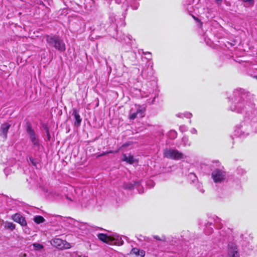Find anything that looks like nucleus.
Here are the masks:
<instances>
[{
    "label": "nucleus",
    "mask_w": 257,
    "mask_h": 257,
    "mask_svg": "<svg viewBox=\"0 0 257 257\" xmlns=\"http://www.w3.org/2000/svg\"><path fill=\"white\" fill-rule=\"evenodd\" d=\"M229 109L241 114L244 121L236 126L235 135L245 137L257 131V108H255L252 95L241 88L234 90L229 97Z\"/></svg>",
    "instance_id": "obj_1"
},
{
    "label": "nucleus",
    "mask_w": 257,
    "mask_h": 257,
    "mask_svg": "<svg viewBox=\"0 0 257 257\" xmlns=\"http://www.w3.org/2000/svg\"><path fill=\"white\" fill-rule=\"evenodd\" d=\"M45 37L49 47L54 48L60 52L65 51V43L59 36L55 35H47Z\"/></svg>",
    "instance_id": "obj_2"
},
{
    "label": "nucleus",
    "mask_w": 257,
    "mask_h": 257,
    "mask_svg": "<svg viewBox=\"0 0 257 257\" xmlns=\"http://www.w3.org/2000/svg\"><path fill=\"white\" fill-rule=\"evenodd\" d=\"M203 223L205 227L204 229V232L207 235H209L213 232V227L215 226L217 228H220L222 227L221 219L216 216L209 217Z\"/></svg>",
    "instance_id": "obj_3"
},
{
    "label": "nucleus",
    "mask_w": 257,
    "mask_h": 257,
    "mask_svg": "<svg viewBox=\"0 0 257 257\" xmlns=\"http://www.w3.org/2000/svg\"><path fill=\"white\" fill-rule=\"evenodd\" d=\"M27 132L29 136L30 139L33 144V149L37 151L40 149V143L38 136L36 134L35 131L31 125L27 127Z\"/></svg>",
    "instance_id": "obj_4"
},
{
    "label": "nucleus",
    "mask_w": 257,
    "mask_h": 257,
    "mask_svg": "<svg viewBox=\"0 0 257 257\" xmlns=\"http://www.w3.org/2000/svg\"><path fill=\"white\" fill-rule=\"evenodd\" d=\"M145 108L143 106L135 105L133 106L129 113V118L134 119L136 118H142L145 115Z\"/></svg>",
    "instance_id": "obj_5"
},
{
    "label": "nucleus",
    "mask_w": 257,
    "mask_h": 257,
    "mask_svg": "<svg viewBox=\"0 0 257 257\" xmlns=\"http://www.w3.org/2000/svg\"><path fill=\"white\" fill-rule=\"evenodd\" d=\"M164 156L167 158L179 160L185 158V156L177 150L172 149H167L164 150Z\"/></svg>",
    "instance_id": "obj_6"
},
{
    "label": "nucleus",
    "mask_w": 257,
    "mask_h": 257,
    "mask_svg": "<svg viewBox=\"0 0 257 257\" xmlns=\"http://www.w3.org/2000/svg\"><path fill=\"white\" fill-rule=\"evenodd\" d=\"M226 173L222 169H216L211 173V177L215 183H221L226 179Z\"/></svg>",
    "instance_id": "obj_7"
},
{
    "label": "nucleus",
    "mask_w": 257,
    "mask_h": 257,
    "mask_svg": "<svg viewBox=\"0 0 257 257\" xmlns=\"http://www.w3.org/2000/svg\"><path fill=\"white\" fill-rule=\"evenodd\" d=\"M50 242L53 246L59 249H68L71 247L69 242L59 238H53Z\"/></svg>",
    "instance_id": "obj_8"
},
{
    "label": "nucleus",
    "mask_w": 257,
    "mask_h": 257,
    "mask_svg": "<svg viewBox=\"0 0 257 257\" xmlns=\"http://www.w3.org/2000/svg\"><path fill=\"white\" fill-rule=\"evenodd\" d=\"M228 257H239L237 250L236 246L234 243L229 242L228 244Z\"/></svg>",
    "instance_id": "obj_9"
},
{
    "label": "nucleus",
    "mask_w": 257,
    "mask_h": 257,
    "mask_svg": "<svg viewBox=\"0 0 257 257\" xmlns=\"http://www.w3.org/2000/svg\"><path fill=\"white\" fill-rule=\"evenodd\" d=\"M12 219L19 223L22 226L27 225V223L24 217L19 213H16L12 216Z\"/></svg>",
    "instance_id": "obj_10"
},
{
    "label": "nucleus",
    "mask_w": 257,
    "mask_h": 257,
    "mask_svg": "<svg viewBox=\"0 0 257 257\" xmlns=\"http://www.w3.org/2000/svg\"><path fill=\"white\" fill-rule=\"evenodd\" d=\"M11 126V124L8 123L2 124L0 128V136L6 140L7 138V134Z\"/></svg>",
    "instance_id": "obj_11"
},
{
    "label": "nucleus",
    "mask_w": 257,
    "mask_h": 257,
    "mask_svg": "<svg viewBox=\"0 0 257 257\" xmlns=\"http://www.w3.org/2000/svg\"><path fill=\"white\" fill-rule=\"evenodd\" d=\"M29 247L31 250L35 251L43 252L44 249V246L38 243H34L30 245Z\"/></svg>",
    "instance_id": "obj_12"
},
{
    "label": "nucleus",
    "mask_w": 257,
    "mask_h": 257,
    "mask_svg": "<svg viewBox=\"0 0 257 257\" xmlns=\"http://www.w3.org/2000/svg\"><path fill=\"white\" fill-rule=\"evenodd\" d=\"M97 236L100 240L104 242L109 244H113V240L111 239V237L109 236H107L105 234L99 233L98 234Z\"/></svg>",
    "instance_id": "obj_13"
},
{
    "label": "nucleus",
    "mask_w": 257,
    "mask_h": 257,
    "mask_svg": "<svg viewBox=\"0 0 257 257\" xmlns=\"http://www.w3.org/2000/svg\"><path fill=\"white\" fill-rule=\"evenodd\" d=\"M136 1L137 0H125V2H123V5L127 7L130 5L134 10H137L139 7V4L136 2Z\"/></svg>",
    "instance_id": "obj_14"
},
{
    "label": "nucleus",
    "mask_w": 257,
    "mask_h": 257,
    "mask_svg": "<svg viewBox=\"0 0 257 257\" xmlns=\"http://www.w3.org/2000/svg\"><path fill=\"white\" fill-rule=\"evenodd\" d=\"M131 253L140 257H144L145 255V251L144 250L140 249L136 247H134L132 249Z\"/></svg>",
    "instance_id": "obj_15"
},
{
    "label": "nucleus",
    "mask_w": 257,
    "mask_h": 257,
    "mask_svg": "<svg viewBox=\"0 0 257 257\" xmlns=\"http://www.w3.org/2000/svg\"><path fill=\"white\" fill-rule=\"evenodd\" d=\"M122 160L130 164H133L136 161V159L134 158L133 156L131 155H127L126 154L123 155V158Z\"/></svg>",
    "instance_id": "obj_16"
},
{
    "label": "nucleus",
    "mask_w": 257,
    "mask_h": 257,
    "mask_svg": "<svg viewBox=\"0 0 257 257\" xmlns=\"http://www.w3.org/2000/svg\"><path fill=\"white\" fill-rule=\"evenodd\" d=\"M72 115L74 116L75 119V125L77 126L79 125L80 124L82 119L80 117V116L78 112L76 109H73Z\"/></svg>",
    "instance_id": "obj_17"
},
{
    "label": "nucleus",
    "mask_w": 257,
    "mask_h": 257,
    "mask_svg": "<svg viewBox=\"0 0 257 257\" xmlns=\"http://www.w3.org/2000/svg\"><path fill=\"white\" fill-rule=\"evenodd\" d=\"M213 35L214 34L212 32V29L210 28L209 30H207L203 34L204 40L208 43V41H207V39L211 41Z\"/></svg>",
    "instance_id": "obj_18"
},
{
    "label": "nucleus",
    "mask_w": 257,
    "mask_h": 257,
    "mask_svg": "<svg viewBox=\"0 0 257 257\" xmlns=\"http://www.w3.org/2000/svg\"><path fill=\"white\" fill-rule=\"evenodd\" d=\"M192 113L189 112H185L184 113H178L176 114V116L181 118H183L184 117L190 118L192 117Z\"/></svg>",
    "instance_id": "obj_19"
},
{
    "label": "nucleus",
    "mask_w": 257,
    "mask_h": 257,
    "mask_svg": "<svg viewBox=\"0 0 257 257\" xmlns=\"http://www.w3.org/2000/svg\"><path fill=\"white\" fill-rule=\"evenodd\" d=\"M4 226L5 228L12 231L15 229L16 225L11 222H6Z\"/></svg>",
    "instance_id": "obj_20"
},
{
    "label": "nucleus",
    "mask_w": 257,
    "mask_h": 257,
    "mask_svg": "<svg viewBox=\"0 0 257 257\" xmlns=\"http://www.w3.org/2000/svg\"><path fill=\"white\" fill-rule=\"evenodd\" d=\"M34 221L37 224H40L43 223L45 221L44 218L40 215H37L34 217Z\"/></svg>",
    "instance_id": "obj_21"
},
{
    "label": "nucleus",
    "mask_w": 257,
    "mask_h": 257,
    "mask_svg": "<svg viewBox=\"0 0 257 257\" xmlns=\"http://www.w3.org/2000/svg\"><path fill=\"white\" fill-rule=\"evenodd\" d=\"M168 137L170 139H172V140H174L175 139L177 136V132L174 131V130H171L169 133H168Z\"/></svg>",
    "instance_id": "obj_22"
},
{
    "label": "nucleus",
    "mask_w": 257,
    "mask_h": 257,
    "mask_svg": "<svg viewBox=\"0 0 257 257\" xmlns=\"http://www.w3.org/2000/svg\"><path fill=\"white\" fill-rule=\"evenodd\" d=\"M29 161L31 163V164L36 168H38V165H39V163L37 159H34L32 157H29Z\"/></svg>",
    "instance_id": "obj_23"
},
{
    "label": "nucleus",
    "mask_w": 257,
    "mask_h": 257,
    "mask_svg": "<svg viewBox=\"0 0 257 257\" xmlns=\"http://www.w3.org/2000/svg\"><path fill=\"white\" fill-rule=\"evenodd\" d=\"M159 95V90L156 88L155 90H153L152 93L151 94V97H152L153 98L152 103H153L156 97H157Z\"/></svg>",
    "instance_id": "obj_24"
},
{
    "label": "nucleus",
    "mask_w": 257,
    "mask_h": 257,
    "mask_svg": "<svg viewBox=\"0 0 257 257\" xmlns=\"http://www.w3.org/2000/svg\"><path fill=\"white\" fill-rule=\"evenodd\" d=\"M182 142L183 143L184 146H190L191 145L190 142L189 141L188 138L187 137H183L182 139Z\"/></svg>",
    "instance_id": "obj_25"
},
{
    "label": "nucleus",
    "mask_w": 257,
    "mask_h": 257,
    "mask_svg": "<svg viewBox=\"0 0 257 257\" xmlns=\"http://www.w3.org/2000/svg\"><path fill=\"white\" fill-rule=\"evenodd\" d=\"M189 179L192 181V182L194 183L197 180V178L194 173H191L189 175Z\"/></svg>",
    "instance_id": "obj_26"
},
{
    "label": "nucleus",
    "mask_w": 257,
    "mask_h": 257,
    "mask_svg": "<svg viewBox=\"0 0 257 257\" xmlns=\"http://www.w3.org/2000/svg\"><path fill=\"white\" fill-rule=\"evenodd\" d=\"M153 237L154 239H156V240H160L164 242L166 241V237L164 235H162L161 237H160L158 235H153Z\"/></svg>",
    "instance_id": "obj_27"
},
{
    "label": "nucleus",
    "mask_w": 257,
    "mask_h": 257,
    "mask_svg": "<svg viewBox=\"0 0 257 257\" xmlns=\"http://www.w3.org/2000/svg\"><path fill=\"white\" fill-rule=\"evenodd\" d=\"M138 184H139L138 182H135L134 184L131 183V184H128V185H124L123 186V187L125 189H132L134 188V186L138 185Z\"/></svg>",
    "instance_id": "obj_28"
},
{
    "label": "nucleus",
    "mask_w": 257,
    "mask_h": 257,
    "mask_svg": "<svg viewBox=\"0 0 257 257\" xmlns=\"http://www.w3.org/2000/svg\"><path fill=\"white\" fill-rule=\"evenodd\" d=\"M242 1L245 3L247 6H251L254 4L253 0H242Z\"/></svg>",
    "instance_id": "obj_29"
},
{
    "label": "nucleus",
    "mask_w": 257,
    "mask_h": 257,
    "mask_svg": "<svg viewBox=\"0 0 257 257\" xmlns=\"http://www.w3.org/2000/svg\"><path fill=\"white\" fill-rule=\"evenodd\" d=\"M112 242H113V243L116 244L118 245H121L123 243V241L121 240V238H119V237H117V241L114 242L113 241Z\"/></svg>",
    "instance_id": "obj_30"
},
{
    "label": "nucleus",
    "mask_w": 257,
    "mask_h": 257,
    "mask_svg": "<svg viewBox=\"0 0 257 257\" xmlns=\"http://www.w3.org/2000/svg\"><path fill=\"white\" fill-rule=\"evenodd\" d=\"M238 174L242 175L245 173V171L244 169L241 168H238L237 169Z\"/></svg>",
    "instance_id": "obj_31"
},
{
    "label": "nucleus",
    "mask_w": 257,
    "mask_h": 257,
    "mask_svg": "<svg viewBox=\"0 0 257 257\" xmlns=\"http://www.w3.org/2000/svg\"><path fill=\"white\" fill-rule=\"evenodd\" d=\"M180 130L182 132H183L186 130V127L185 125L181 126H180Z\"/></svg>",
    "instance_id": "obj_32"
},
{
    "label": "nucleus",
    "mask_w": 257,
    "mask_h": 257,
    "mask_svg": "<svg viewBox=\"0 0 257 257\" xmlns=\"http://www.w3.org/2000/svg\"><path fill=\"white\" fill-rule=\"evenodd\" d=\"M190 132L192 134H196L197 133V130L195 128H192L190 130Z\"/></svg>",
    "instance_id": "obj_33"
},
{
    "label": "nucleus",
    "mask_w": 257,
    "mask_h": 257,
    "mask_svg": "<svg viewBox=\"0 0 257 257\" xmlns=\"http://www.w3.org/2000/svg\"><path fill=\"white\" fill-rule=\"evenodd\" d=\"M222 0H215V2L217 4H220Z\"/></svg>",
    "instance_id": "obj_34"
},
{
    "label": "nucleus",
    "mask_w": 257,
    "mask_h": 257,
    "mask_svg": "<svg viewBox=\"0 0 257 257\" xmlns=\"http://www.w3.org/2000/svg\"><path fill=\"white\" fill-rule=\"evenodd\" d=\"M143 53L145 55H147V54H149V55H151V53L150 52H143Z\"/></svg>",
    "instance_id": "obj_35"
},
{
    "label": "nucleus",
    "mask_w": 257,
    "mask_h": 257,
    "mask_svg": "<svg viewBox=\"0 0 257 257\" xmlns=\"http://www.w3.org/2000/svg\"><path fill=\"white\" fill-rule=\"evenodd\" d=\"M112 153V151H109V152H107V153H104L103 154H102V155H101V156H103V155H105V154H108V153Z\"/></svg>",
    "instance_id": "obj_36"
},
{
    "label": "nucleus",
    "mask_w": 257,
    "mask_h": 257,
    "mask_svg": "<svg viewBox=\"0 0 257 257\" xmlns=\"http://www.w3.org/2000/svg\"><path fill=\"white\" fill-rule=\"evenodd\" d=\"M9 168H6L5 170H4V171L5 172V173H7V172L8 171H9Z\"/></svg>",
    "instance_id": "obj_37"
},
{
    "label": "nucleus",
    "mask_w": 257,
    "mask_h": 257,
    "mask_svg": "<svg viewBox=\"0 0 257 257\" xmlns=\"http://www.w3.org/2000/svg\"><path fill=\"white\" fill-rule=\"evenodd\" d=\"M199 191L200 192H201V193H203L204 192V190L202 189V188H200L199 189Z\"/></svg>",
    "instance_id": "obj_38"
},
{
    "label": "nucleus",
    "mask_w": 257,
    "mask_h": 257,
    "mask_svg": "<svg viewBox=\"0 0 257 257\" xmlns=\"http://www.w3.org/2000/svg\"><path fill=\"white\" fill-rule=\"evenodd\" d=\"M205 27H207V28H209V27H210V25L209 24H206L205 25Z\"/></svg>",
    "instance_id": "obj_39"
},
{
    "label": "nucleus",
    "mask_w": 257,
    "mask_h": 257,
    "mask_svg": "<svg viewBox=\"0 0 257 257\" xmlns=\"http://www.w3.org/2000/svg\"><path fill=\"white\" fill-rule=\"evenodd\" d=\"M115 1H116V3H117L118 4H119L120 3V0H115Z\"/></svg>",
    "instance_id": "obj_40"
},
{
    "label": "nucleus",
    "mask_w": 257,
    "mask_h": 257,
    "mask_svg": "<svg viewBox=\"0 0 257 257\" xmlns=\"http://www.w3.org/2000/svg\"><path fill=\"white\" fill-rule=\"evenodd\" d=\"M66 197H67V198L68 199H69V200H71V201H72V200L71 199L69 198L68 196H67Z\"/></svg>",
    "instance_id": "obj_41"
},
{
    "label": "nucleus",
    "mask_w": 257,
    "mask_h": 257,
    "mask_svg": "<svg viewBox=\"0 0 257 257\" xmlns=\"http://www.w3.org/2000/svg\"><path fill=\"white\" fill-rule=\"evenodd\" d=\"M126 37L128 39V40H131L130 36H126Z\"/></svg>",
    "instance_id": "obj_42"
},
{
    "label": "nucleus",
    "mask_w": 257,
    "mask_h": 257,
    "mask_svg": "<svg viewBox=\"0 0 257 257\" xmlns=\"http://www.w3.org/2000/svg\"><path fill=\"white\" fill-rule=\"evenodd\" d=\"M253 77L257 79V76H254Z\"/></svg>",
    "instance_id": "obj_43"
}]
</instances>
